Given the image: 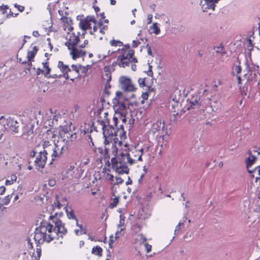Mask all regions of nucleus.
Instances as JSON below:
<instances>
[{
    "instance_id": "1",
    "label": "nucleus",
    "mask_w": 260,
    "mask_h": 260,
    "mask_svg": "<svg viewBox=\"0 0 260 260\" xmlns=\"http://www.w3.org/2000/svg\"><path fill=\"white\" fill-rule=\"evenodd\" d=\"M143 149L134 148L131 152L128 151L127 144L122 145L120 147L117 156L110 157L112 167L115 169L118 174H127L129 172L128 166L133 165L138 161H143Z\"/></svg>"
},
{
    "instance_id": "2",
    "label": "nucleus",
    "mask_w": 260,
    "mask_h": 260,
    "mask_svg": "<svg viewBox=\"0 0 260 260\" xmlns=\"http://www.w3.org/2000/svg\"><path fill=\"white\" fill-rule=\"evenodd\" d=\"M52 221L50 222L44 221L36 229L34 240L37 244L44 242H50L56 236L62 237L67 233V229L64 224L56 217L50 216L49 217Z\"/></svg>"
},
{
    "instance_id": "3",
    "label": "nucleus",
    "mask_w": 260,
    "mask_h": 260,
    "mask_svg": "<svg viewBox=\"0 0 260 260\" xmlns=\"http://www.w3.org/2000/svg\"><path fill=\"white\" fill-rule=\"evenodd\" d=\"M101 125L103 129V134L105 138V144L106 145L112 143L110 147H106L105 148V158L109 159L111 157L114 160V157L117 156L120 147L122 146L123 143L119 141L118 138L115 137L116 129L113 126L110 125H106L103 121L101 122Z\"/></svg>"
},
{
    "instance_id": "4",
    "label": "nucleus",
    "mask_w": 260,
    "mask_h": 260,
    "mask_svg": "<svg viewBox=\"0 0 260 260\" xmlns=\"http://www.w3.org/2000/svg\"><path fill=\"white\" fill-rule=\"evenodd\" d=\"M112 54L116 58L115 62L120 68H125L128 67L131 62L136 63L138 60L134 57L135 50L131 49L128 44L125 45L121 49H119L117 51H111L109 50L107 54H103L102 58L105 59L107 56H110Z\"/></svg>"
},
{
    "instance_id": "5",
    "label": "nucleus",
    "mask_w": 260,
    "mask_h": 260,
    "mask_svg": "<svg viewBox=\"0 0 260 260\" xmlns=\"http://www.w3.org/2000/svg\"><path fill=\"white\" fill-rule=\"evenodd\" d=\"M79 26L83 30H88L90 35L94 36V38H99L100 40L103 39V35L108 28V24L104 25L102 20L98 22L94 16H88L81 19L79 23Z\"/></svg>"
},
{
    "instance_id": "6",
    "label": "nucleus",
    "mask_w": 260,
    "mask_h": 260,
    "mask_svg": "<svg viewBox=\"0 0 260 260\" xmlns=\"http://www.w3.org/2000/svg\"><path fill=\"white\" fill-rule=\"evenodd\" d=\"M65 45L70 51V54L74 60L80 57H83L86 55L84 48L87 45L88 41L85 40L80 45V40L79 35H76L74 32H68L66 37Z\"/></svg>"
},
{
    "instance_id": "7",
    "label": "nucleus",
    "mask_w": 260,
    "mask_h": 260,
    "mask_svg": "<svg viewBox=\"0 0 260 260\" xmlns=\"http://www.w3.org/2000/svg\"><path fill=\"white\" fill-rule=\"evenodd\" d=\"M126 101L123 93L120 91L116 92V95L113 99V108L115 112L121 116L122 120L124 122L126 121V115L127 114Z\"/></svg>"
},
{
    "instance_id": "8",
    "label": "nucleus",
    "mask_w": 260,
    "mask_h": 260,
    "mask_svg": "<svg viewBox=\"0 0 260 260\" xmlns=\"http://www.w3.org/2000/svg\"><path fill=\"white\" fill-rule=\"evenodd\" d=\"M43 148L42 151L46 155V156L48 154H50L52 161L59 158L63 154L64 150V146H61L59 142L51 144L48 141L44 142Z\"/></svg>"
},
{
    "instance_id": "9",
    "label": "nucleus",
    "mask_w": 260,
    "mask_h": 260,
    "mask_svg": "<svg viewBox=\"0 0 260 260\" xmlns=\"http://www.w3.org/2000/svg\"><path fill=\"white\" fill-rule=\"evenodd\" d=\"M84 170L81 168H75L70 166L65 171L62 173V179H80L83 177Z\"/></svg>"
},
{
    "instance_id": "10",
    "label": "nucleus",
    "mask_w": 260,
    "mask_h": 260,
    "mask_svg": "<svg viewBox=\"0 0 260 260\" xmlns=\"http://www.w3.org/2000/svg\"><path fill=\"white\" fill-rule=\"evenodd\" d=\"M165 127V123L160 120H156L150 125L147 132L148 137L154 138L157 137L162 132Z\"/></svg>"
},
{
    "instance_id": "11",
    "label": "nucleus",
    "mask_w": 260,
    "mask_h": 260,
    "mask_svg": "<svg viewBox=\"0 0 260 260\" xmlns=\"http://www.w3.org/2000/svg\"><path fill=\"white\" fill-rule=\"evenodd\" d=\"M121 88L125 91H135L137 89L132 80L126 76H121L119 78Z\"/></svg>"
},
{
    "instance_id": "12",
    "label": "nucleus",
    "mask_w": 260,
    "mask_h": 260,
    "mask_svg": "<svg viewBox=\"0 0 260 260\" xmlns=\"http://www.w3.org/2000/svg\"><path fill=\"white\" fill-rule=\"evenodd\" d=\"M57 68L59 70L60 72H56L54 69L53 71L54 73L52 74L51 76L52 78H64L70 69L69 66L65 64L62 61L58 62Z\"/></svg>"
},
{
    "instance_id": "13",
    "label": "nucleus",
    "mask_w": 260,
    "mask_h": 260,
    "mask_svg": "<svg viewBox=\"0 0 260 260\" xmlns=\"http://www.w3.org/2000/svg\"><path fill=\"white\" fill-rule=\"evenodd\" d=\"M47 160V156L43 151L39 152L34 161L35 165L38 168L43 169L45 167Z\"/></svg>"
},
{
    "instance_id": "14",
    "label": "nucleus",
    "mask_w": 260,
    "mask_h": 260,
    "mask_svg": "<svg viewBox=\"0 0 260 260\" xmlns=\"http://www.w3.org/2000/svg\"><path fill=\"white\" fill-rule=\"evenodd\" d=\"M58 13L61 16L60 19L63 23V25L65 27L64 29L66 30V28H67L69 31L68 32L70 33V32L72 31L73 30V27L72 26L73 21L72 19L66 16H64L63 15V12L62 10H58Z\"/></svg>"
},
{
    "instance_id": "15",
    "label": "nucleus",
    "mask_w": 260,
    "mask_h": 260,
    "mask_svg": "<svg viewBox=\"0 0 260 260\" xmlns=\"http://www.w3.org/2000/svg\"><path fill=\"white\" fill-rule=\"evenodd\" d=\"M81 133L83 135H87L88 139L91 140L90 133L92 132V127L89 124L84 123L80 128Z\"/></svg>"
},
{
    "instance_id": "16",
    "label": "nucleus",
    "mask_w": 260,
    "mask_h": 260,
    "mask_svg": "<svg viewBox=\"0 0 260 260\" xmlns=\"http://www.w3.org/2000/svg\"><path fill=\"white\" fill-rule=\"evenodd\" d=\"M49 59L47 58L46 59L43 61L42 64L43 67V71L44 72V76L47 78H52L51 76L52 74H51V69L49 67Z\"/></svg>"
},
{
    "instance_id": "17",
    "label": "nucleus",
    "mask_w": 260,
    "mask_h": 260,
    "mask_svg": "<svg viewBox=\"0 0 260 260\" xmlns=\"http://www.w3.org/2000/svg\"><path fill=\"white\" fill-rule=\"evenodd\" d=\"M39 51L38 47L36 46H32V44L30 46V49L27 52V59L31 60H34L35 57Z\"/></svg>"
},
{
    "instance_id": "18",
    "label": "nucleus",
    "mask_w": 260,
    "mask_h": 260,
    "mask_svg": "<svg viewBox=\"0 0 260 260\" xmlns=\"http://www.w3.org/2000/svg\"><path fill=\"white\" fill-rule=\"evenodd\" d=\"M80 159L81 164L83 166L88 165L90 162V156L89 153L86 151H81Z\"/></svg>"
},
{
    "instance_id": "19",
    "label": "nucleus",
    "mask_w": 260,
    "mask_h": 260,
    "mask_svg": "<svg viewBox=\"0 0 260 260\" xmlns=\"http://www.w3.org/2000/svg\"><path fill=\"white\" fill-rule=\"evenodd\" d=\"M60 136L63 138V140H66V138L68 139L67 140V142H68L69 141H72V139H71L74 135H75V134L74 135L72 134L71 131H64L62 129L60 132Z\"/></svg>"
},
{
    "instance_id": "20",
    "label": "nucleus",
    "mask_w": 260,
    "mask_h": 260,
    "mask_svg": "<svg viewBox=\"0 0 260 260\" xmlns=\"http://www.w3.org/2000/svg\"><path fill=\"white\" fill-rule=\"evenodd\" d=\"M248 153L249 156L246 158V162L247 168V169H249V168L255 162L256 157L254 155H252L251 151L249 150Z\"/></svg>"
},
{
    "instance_id": "21",
    "label": "nucleus",
    "mask_w": 260,
    "mask_h": 260,
    "mask_svg": "<svg viewBox=\"0 0 260 260\" xmlns=\"http://www.w3.org/2000/svg\"><path fill=\"white\" fill-rule=\"evenodd\" d=\"M205 98L204 97H202L201 98L200 97H196L195 99L193 97L190 99V103L191 104V106H202L203 105V102L205 100Z\"/></svg>"
},
{
    "instance_id": "22",
    "label": "nucleus",
    "mask_w": 260,
    "mask_h": 260,
    "mask_svg": "<svg viewBox=\"0 0 260 260\" xmlns=\"http://www.w3.org/2000/svg\"><path fill=\"white\" fill-rule=\"evenodd\" d=\"M145 224L143 220H140L136 223L133 224L132 226V230L135 233H138L141 231L143 225Z\"/></svg>"
},
{
    "instance_id": "23",
    "label": "nucleus",
    "mask_w": 260,
    "mask_h": 260,
    "mask_svg": "<svg viewBox=\"0 0 260 260\" xmlns=\"http://www.w3.org/2000/svg\"><path fill=\"white\" fill-rule=\"evenodd\" d=\"M79 75V73L76 72L74 71H71V69H69V71H68L67 74L64 78L66 79H70L72 81H74V79L78 78Z\"/></svg>"
},
{
    "instance_id": "24",
    "label": "nucleus",
    "mask_w": 260,
    "mask_h": 260,
    "mask_svg": "<svg viewBox=\"0 0 260 260\" xmlns=\"http://www.w3.org/2000/svg\"><path fill=\"white\" fill-rule=\"evenodd\" d=\"M119 137L121 142L125 140L126 138L125 132L124 131V128L122 125H120V128L116 131L115 137Z\"/></svg>"
},
{
    "instance_id": "25",
    "label": "nucleus",
    "mask_w": 260,
    "mask_h": 260,
    "mask_svg": "<svg viewBox=\"0 0 260 260\" xmlns=\"http://www.w3.org/2000/svg\"><path fill=\"white\" fill-rule=\"evenodd\" d=\"M249 172L251 174L252 177H255V179H260V166L256 167L252 171L248 170Z\"/></svg>"
},
{
    "instance_id": "26",
    "label": "nucleus",
    "mask_w": 260,
    "mask_h": 260,
    "mask_svg": "<svg viewBox=\"0 0 260 260\" xmlns=\"http://www.w3.org/2000/svg\"><path fill=\"white\" fill-rule=\"evenodd\" d=\"M76 225L79 228H80V230H74L75 234L77 236L81 235L83 234H86V230L85 229L83 228V226L81 224H79L78 222H76Z\"/></svg>"
},
{
    "instance_id": "27",
    "label": "nucleus",
    "mask_w": 260,
    "mask_h": 260,
    "mask_svg": "<svg viewBox=\"0 0 260 260\" xmlns=\"http://www.w3.org/2000/svg\"><path fill=\"white\" fill-rule=\"evenodd\" d=\"M207 7L205 9L214 10L215 4L218 2V0H204Z\"/></svg>"
},
{
    "instance_id": "28",
    "label": "nucleus",
    "mask_w": 260,
    "mask_h": 260,
    "mask_svg": "<svg viewBox=\"0 0 260 260\" xmlns=\"http://www.w3.org/2000/svg\"><path fill=\"white\" fill-rule=\"evenodd\" d=\"M65 209L68 218L75 219L76 222H78V220L77 217H76L73 210L71 208H70V210H69V209L67 207H65Z\"/></svg>"
},
{
    "instance_id": "29",
    "label": "nucleus",
    "mask_w": 260,
    "mask_h": 260,
    "mask_svg": "<svg viewBox=\"0 0 260 260\" xmlns=\"http://www.w3.org/2000/svg\"><path fill=\"white\" fill-rule=\"evenodd\" d=\"M102 248L99 246H96L92 248L91 252L92 254L101 256L102 255Z\"/></svg>"
},
{
    "instance_id": "30",
    "label": "nucleus",
    "mask_w": 260,
    "mask_h": 260,
    "mask_svg": "<svg viewBox=\"0 0 260 260\" xmlns=\"http://www.w3.org/2000/svg\"><path fill=\"white\" fill-rule=\"evenodd\" d=\"M150 30H152V33L158 35L160 33V28L157 26V23H153L152 25L150 27Z\"/></svg>"
},
{
    "instance_id": "31",
    "label": "nucleus",
    "mask_w": 260,
    "mask_h": 260,
    "mask_svg": "<svg viewBox=\"0 0 260 260\" xmlns=\"http://www.w3.org/2000/svg\"><path fill=\"white\" fill-rule=\"evenodd\" d=\"M138 83L139 84V85L141 87H146L148 88H149L150 87V85H149L148 84H147L146 82V78H139L138 79Z\"/></svg>"
},
{
    "instance_id": "32",
    "label": "nucleus",
    "mask_w": 260,
    "mask_h": 260,
    "mask_svg": "<svg viewBox=\"0 0 260 260\" xmlns=\"http://www.w3.org/2000/svg\"><path fill=\"white\" fill-rule=\"evenodd\" d=\"M19 61L22 64H27V66L28 67L26 68V70H27L28 71H30V68L32 67V62L34 61V60H31L29 59H27V61H22L21 58H19Z\"/></svg>"
},
{
    "instance_id": "33",
    "label": "nucleus",
    "mask_w": 260,
    "mask_h": 260,
    "mask_svg": "<svg viewBox=\"0 0 260 260\" xmlns=\"http://www.w3.org/2000/svg\"><path fill=\"white\" fill-rule=\"evenodd\" d=\"M214 49L215 50L216 53H220L221 55H223L226 54V52L224 51V47L222 44L214 47Z\"/></svg>"
},
{
    "instance_id": "34",
    "label": "nucleus",
    "mask_w": 260,
    "mask_h": 260,
    "mask_svg": "<svg viewBox=\"0 0 260 260\" xmlns=\"http://www.w3.org/2000/svg\"><path fill=\"white\" fill-rule=\"evenodd\" d=\"M111 46H115V47H116V46H119V47H120V46H123V43L119 40H115V39H112L111 40L110 42H109Z\"/></svg>"
},
{
    "instance_id": "35",
    "label": "nucleus",
    "mask_w": 260,
    "mask_h": 260,
    "mask_svg": "<svg viewBox=\"0 0 260 260\" xmlns=\"http://www.w3.org/2000/svg\"><path fill=\"white\" fill-rule=\"evenodd\" d=\"M13 194L11 195H8L6 196L4 198H3L2 200V203H1L3 205V206H4V205H7L10 203V201L11 200V199L12 197Z\"/></svg>"
},
{
    "instance_id": "36",
    "label": "nucleus",
    "mask_w": 260,
    "mask_h": 260,
    "mask_svg": "<svg viewBox=\"0 0 260 260\" xmlns=\"http://www.w3.org/2000/svg\"><path fill=\"white\" fill-rule=\"evenodd\" d=\"M28 164H29L30 162H28ZM27 161H25L24 164H20V165H18L17 166V167H18V170H21V169H26V167H27V169L30 170L32 169V167L30 165L29 166H27Z\"/></svg>"
},
{
    "instance_id": "37",
    "label": "nucleus",
    "mask_w": 260,
    "mask_h": 260,
    "mask_svg": "<svg viewBox=\"0 0 260 260\" xmlns=\"http://www.w3.org/2000/svg\"><path fill=\"white\" fill-rule=\"evenodd\" d=\"M54 206L55 208L60 209L61 207L64 206L63 204H62L59 200L58 196L56 197V200L54 203Z\"/></svg>"
},
{
    "instance_id": "38",
    "label": "nucleus",
    "mask_w": 260,
    "mask_h": 260,
    "mask_svg": "<svg viewBox=\"0 0 260 260\" xmlns=\"http://www.w3.org/2000/svg\"><path fill=\"white\" fill-rule=\"evenodd\" d=\"M123 228V230H125V227L124 225V217L122 216L121 215H120V220L119 223L117 225V228L118 229H121Z\"/></svg>"
},
{
    "instance_id": "39",
    "label": "nucleus",
    "mask_w": 260,
    "mask_h": 260,
    "mask_svg": "<svg viewBox=\"0 0 260 260\" xmlns=\"http://www.w3.org/2000/svg\"><path fill=\"white\" fill-rule=\"evenodd\" d=\"M44 184V186L45 188L47 187V183L51 187L55 186L56 183V180H46Z\"/></svg>"
},
{
    "instance_id": "40",
    "label": "nucleus",
    "mask_w": 260,
    "mask_h": 260,
    "mask_svg": "<svg viewBox=\"0 0 260 260\" xmlns=\"http://www.w3.org/2000/svg\"><path fill=\"white\" fill-rule=\"evenodd\" d=\"M55 137V135L53 133V132L50 130L48 129L46 132V138L47 139H51L54 138Z\"/></svg>"
},
{
    "instance_id": "41",
    "label": "nucleus",
    "mask_w": 260,
    "mask_h": 260,
    "mask_svg": "<svg viewBox=\"0 0 260 260\" xmlns=\"http://www.w3.org/2000/svg\"><path fill=\"white\" fill-rule=\"evenodd\" d=\"M124 230H123V228H122L121 229H118L117 231H116L115 233V238L116 240H117L118 238H119L120 236L123 235V231Z\"/></svg>"
},
{
    "instance_id": "42",
    "label": "nucleus",
    "mask_w": 260,
    "mask_h": 260,
    "mask_svg": "<svg viewBox=\"0 0 260 260\" xmlns=\"http://www.w3.org/2000/svg\"><path fill=\"white\" fill-rule=\"evenodd\" d=\"M119 201L118 197H115L113 199L112 202L110 204V207L113 208L117 206Z\"/></svg>"
},
{
    "instance_id": "43",
    "label": "nucleus",
    "mask_w": 260,
    "mask_h": 260,
    "mask_svg": "<svg viewBox=\"0 0 260 260\" xmlns=\"http://www.w3.org/2000/svg\"><path fill=\"white\" fill-rule=\"evenodd\" d=\"M104 70L105 72H106L105 76L107 77L106 79L108 80L109 79H110L111 78V75H110V71H109V67H105L104 68Z\"/></svg>"
},
{
    "instance_id": "44",
    "label": "nucleus",
    "mask_w": 260,
    "mask_h": 260,
    "mask_svg": "<svg viewBox=\"0 0 260 260\" xmlns=\"http://www.w3.org/2000/svg\"><path fill=\"white\" fill-rule=\"evenodd\" d=\"M8 9V7L7 6L3 5L0 6V12L2 14H5L7 13V10Z\"/></svg>"
},
{
    "instance_id": "45",
    "label": "nucleus",
    "mask_w": 260,
    "mask_h": 260,
    "mask_svg": "<svg viewBox=\"0 0 260 260\" xmlns=\"http://www.w3.org/2000/svg\"><path fill=\"white\" fill-rule=\"evenodd\" d=\"M139 237H140V244H144L145 243H146V241H147V238L143 236L142 234H140L139 235Z\"/></svg>"
},
{
    "instance_id": "46",
    "label": "nucleus",
    "mask_w": 260,
    "mask_h": 260,
    "mask_svg": "<svg viewBox=\"0 0 260 260\" xmlns=\"http://www.w3.org/2000/svg\"><path fill=\"white\" fill-rule=\"evenodd\" d=\"M144 246L145 247V250L147 253H149L151 251L152 248V246L151 245L147 243H145L144 244Z\"/></svg>"
},
{
    "instance_id": "47",
    "label": "nucleus",
    "mask_w": 260,
    "mask_h": 260,
    "mask_svg": "<svg viewBox=\"0 0 260 260\" xmlns=\"http://www.w3.org/2000/svg\"><path fill=\"white\" fill-rule=\"evenodd\" d=\"M152 67L151 65H149L148 70L147 71V75L149 77H153V73L152 70Z\"/></svg>"
},
{
    "instance_id": "48",
    "label": "nucleus",
    "mask_w": 260,
    "mask_h": 260,
    "mask_svg": "<svg viewBox=\"0 0 260 260\" xmlns=\"http://www.w3.org/2000/svg\"><path fill=\"white\" fill-rule=\"evenodd\" d=\"M14 7L17 8L18 10L20 12H22L24 10V7L23 6L19 5L16 4H15Z\"/></svg>"
},
{
    "instance_id": "49",
    "label": "nucleus",
    "mask_w": 260,
    "mask_h": 260,
    "mask_svg": "<svg viewBox=\"0 0 260 260\" xmlns=\"http://www.w3.org/2000/svg\"><path fill=\"white\" fill-rule=\"evenodd\" d=\"M30 38V36H24V39H23V43L20 48V49H22L24 46V45L27 42V39H29Z\"/></svg>"
},
{
    "instance_id": "50",
    "label": "nucleus",
    "mask_w": 260,
    "mask_h": 260,
    "mask_svg": "<svg viewBox=\"0 0 260 260\" xmlns=\"http://www.w3.org/2000/svg\"><path fill=\"white\" fill-rule=\"evenodd\" d=\"M140 42L139 40H134L132 43V47L133 48L137 47L140 45Z\"/></svg>"
},
{
    "instance_id": "51",
    "label": "nucleus",
    "mask_w": 260,
    "mask_h": 260,
    "mask_svg": "<svg viewBox=\"0 0 260 260\" xmlns=\"http://www.w3.org/2000/svg\"><path fill=\"white\" fill-rule=\"evenodd\" d=\"M235 71L236 72V75H239L242 71V68L240 66H236L235 68Z\"/></svg>"
},
{
    "instance_id": "52",
    "label": "nucleus",
    "mask_w": 260,
    "mask_h": 260,
    "mask_svg": "<svg viewBox=\"0 0 260 260\" xmlns=\"http://www.w3.org/2000/svg\"><path fill=\"white\" fill-rule=\"evenodd\" d=\"M149 92H143L141 95L142 98L143 100H147L148 98Z\"/></svg>"
},
{
    "instance_id": "53",
    "label": "nucleus",
    "mask_w": 260,
    "mask_h": 260,
    "mask_svg": "<svg viewBox=\"0 0 260 260\" xmlns=\"http://www.w3.org/2000/svg\"><path fill=\"white\" fill-rule=\"evenodd\" d=\"M71 71H74L76 72L79 73V70L78 67L76 65L73 64L71 66Z\"/></svg>"
},
{
    "instance_id": "54",
    "label": "nucleus",
    "mask_w": 260,
    "mask_h": 260,
    "mask_svg": "<svg viewBox=\"0 0 260 260\" xmlns=\"http://www.w3.org/2000/svg\"><path fill=\"white\" fill-rule=\"evenodd\" d=\"M44 72L43 71L42 69H41L40 68H38L36 70V74L37 76L40 75L41 74H43L44 75Z\"/></svg>"
},
{
    "instance_id": "55",
    "label": "nucleus",
    "mask_w": 260,
    "mask_h": 260,
    "mask_svg": "<svg viewBox=\"0 0 260 260\" xmlns=\"http://www.w3.org/2000/svg\"><path fill=\"white\" fill-rule=\"evenodd\" d=\"M182 224H183V223L180 221L179 223L177 225L175 230V234H176L177 231H179V230L180 229V227Z\"/></svg>"
},
{
    "instance_id": "56",
    "label": "nucleus",
    "mask_w": 260,
    "mask_h": 260,
    "mask_svg": "<svg viewBox=\"0 0 260 260\" xmlns=\"http://www.w3.org/2000/svg\"><path fill=\"white\" fill-rule=\"evenodd\" d=\"M62 204H63V205H67V200L65 197H62L60 200H59Z\"/></svg>"
},
{
    "instance_id": "57",
    "label": "nucleus",
    "mask_w": 260,
    "mask_h": 260,
    "mask_svg": "<svg viewBox=\"0 0 260 260\" xmlns=\"http://www.w3.org/2000/svg\"><path fill=\"white\" fill-rule=\"evenodd\" d=\"M16 180H6V185H11L12 184H13L14 183V182L15 181H16Z\"/></svg>"
},
{
    "instance_id": "58",
    "label": "nucleus",
    "mask_w": 260,
    "mask_h": 260,
    "mask_svg": "<svg viewBox=\"0 0 260 260\" xmlns=\"http://www.w3.org/2000/svg\"><path fill=\"white\" fill-rule=\"evenodd\" d=\"M152 14H148L147 16V19H148V24H150L152 22Z\"/></svg>"
},
{
    "instance_id": "59",
    "label": "nucleus",
    "mask_w": 260,
    "mask_h": 260,
    "mask_svg": "<svg viewBox=\"0 0 260 260\" xmlns=\"http://www.w3.org/2000/svg\"><path fill=\"white\" fill-rule=\"evenodd\" d=\"M6 188L4 186H2L0 187V195H2L5 191Z\"/></svg>"
},
{
    "instance_id": "60",
    "label": "nucleus",
    "mask_w": 260,
    "mask_h": 260,
    "mask_svg": "<svg viewBox=\"0 0 260 260\" xmlns=\"http://www.w3.org/2000/svg\"><path fill=\"white\" fill-rule=\"evenodd\" d=\"M236 77L237 78L238 85H241L242 84V79L241 77L239 75H236Z\"/></svg>"
},
{
    "instance_id": "61",
    "label": "nucleus",
    "mask_w": 260,
    "mask_h": 260,
    "mask_svg": "<svg viewBox=\"0 0 260 260\" xmlns=\"http://www.w3.org/2000/svg\"><path fill=\"white\" fill-rule=\"evenodd\" d=\"M37 152L35 151L34 150L31 151L30 153V156L31 158L34 157L36 155Z\"/></svg>"
},
{
    "instance_id": "62",
    "label": "nucleus",
    "mask_w": 260,
    "mask_h": 260,
    "mask_svg": "<svg viewBox=\"0 0 260 260\" xmlns=\"http://www.w3.org/2000/svg\"><path fill=\"white\" fill-rule=\"evenodd\" d=\"M32 35L35 37H38L40 36V34H39L38 31L35 30L32 32Z\"/></svg>"
},
{
    "instance_id": "63",
    "label": "nucleus",
    "mask_w": 260,
    "mask_h": 260,
    "mask_svg": "<svg viewBox=\"0 0 260 260\" xmlns=\"http://www.w3.org/2000/svg\"><path fill=\"white\" fill-rule=\"evenodd\" d=\"M18 15V13L14 14L13 12H12L11 11H10L9 13V15L12 17H16Z\"/></svg>"
},
{
    "instance_id": "64",
    "label": "nucleus",
    "mask_w": 260,
    "mask_h": 260,
    "mask_svg": "<svg viewBox=\"0 0 260 260\" xmlns=\"http://www.w3.org/2000/svg\"><path fill=\"white\" fill-rule=\"evenodd\" d=\"M221 81L219 80H217V84H216V82H214V86L217 87L218 85H221Z\"/></svg>"
}]
</instances>
